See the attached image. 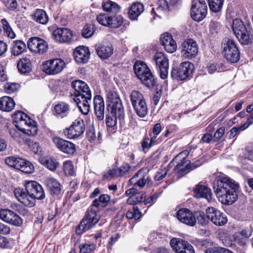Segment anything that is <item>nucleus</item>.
<instances>
[{
	"label": "nucleus",
	"instance_id": "1",
	"mask_svg": "<svg viewBox=\"0 0 253 253\" xmlns=\"http://www.w3.org/2000/svg\"><path fill=\"white\" fill-rule=\"evenodd\" d=\"M218 200L225 205H231L238 199L239 184L227 176L218 175L212 183Z\"/></svg>",
	"mask_w": 253,
	"mask_h": 253
},
{
	"label": "nucleus",
	"instance_id": "2",
	"mask_svg": "<svg viewBox=\"0 0 253 253\" xmlns=\"http://www.w3.org/2000/svg\"><path fill=\"white\" fill-rule=\"evenodd\" d=\"M71 86L74 90L73 99L78 108L83 114L87 115L92 97L90 89L86 83L81 80L73 81Z\"/></svg>",
	"mask_w": 253,
	"mask_h": 253
},
{
	"label": "nucleus",
	"instance_id": "3",
	"mask_svg": "<svg viewBox=\"0 0 253 253\" xmlns=\"http://www.w3.org/2000/svg\"><path fill=\"white\" fill-rule=\"evenodd\" d=\"M125 194L129 197L126 204L132 206L131 208H127L125 206V210H127L126 212V217L128 219H134L135 220H138L142 216V214L137 205H140L144 203L146 198L145 192L139 191L136 188L132 187L126 190Z\"/></svg>",
	"mask_w": 253,
	"mask_h": 253
},
{
	"label": "nucleus",
	"instance_id": "4",
	"mask_svg": "<svg viewBox=\"0 0 253 253\" xmlns=\"http://www.w3.org/2000/svg\"><path fill=\"white\" fill-rule=\"evenodd\" d=\"M106 111L108 114L118 116L119 122H124L125 111L122 100L117 91L109 90L106 95Z\"/></svg>",
	"mask_w": 253,
	"mask_h": 253
},
{
	"label": "nucleus",
	"instance_id": "5",
	"mask_svg": "<svg viewBox=\"0 0 253 253\" xmlns=\"http://www.w3.org/2000/svg\"><path fill=\"white\" fill-rule=\"evenodd\" d=\"M133 68L135 75L144 85L149 88L155 86L156 79L145 62L136 60Z\"/></svg>",
	"mask_w": 253,
	"mask_h": 253
},
{
	"label": "nucleus",
	"instance_id": "6",
	"mask_svg": "<svg viewBox=\"0 0 253 253\" xmlns=\"http://www.w3.org/2000/svg\"><path fill=\"white\" fill-rule=\"evenodd\" d=\"M189 152L183 151L178 153L168 165V168L173 171L178 178H181L190 171L189 160H188Z\"/></svg>",
	"mask_w": 253,
	"mask_h": 253
},
{
	"label": "nucleus",
	"instance_id": "7",
	"mask_svg": "<svg viewBox=\"0 0 253 253\" xmlns=\"http://www.w3.org/2000/svg\"><path fill=\"white\" fill-rule=\"evenodd\" d=\"M98 212L96 209L90 207L87 209L84 217L76 227L75 231L77 235L81 236L95 226L100 219V216L97 215Z\"/></svg>",
	"mask_w": 253,
	"mask_h": 253
},
{
	"label": "nucleus",
	"instance_id": "8",
	"mask_svg": "<svg viewBox=\"0 0 253 253\" xmlns=\"http://www.w3.org/2000/svg\"><path fill=\"white\" fill-rule=\"evenodd\" d=\"M232 30L241 44L247 45L252 42L253 35L252 28L246 26L243 21L239 18L233 20Z\"/></svg>",
	"mask_w": 253,
	"mask_h": 253
},
{
	"label": "nucleus",
	"instance_id": "9",
	"mask_svg": "<svg viewBox=\"0 0 253 253\" xmlns=\"http://www.w3.org/2000/svg\"><path fill=\"white\" fill-rule=\"evenodd\" d=\"M194 70L193 64L188 61L183 62L179 66L172 68L170 76L176 81H184L192 78Z\"/></svg>",
	"mask_w": 253,
	"mask_h": 253
},
{
	"label": "nucleus",
	"instance_id": "10",
	"mask_svg": "<svg viewBox=\"0 0 253 253\" xmlns=\"http://www.w3.org/2000/svg\"><path fill=\"white\" fill-rule=\"evenodd\" d=\"M222 54L224 57L230 63L238 62L240 58V52L235 42L226 38L223 43Z\"/></svg>",
	"mask_w": 253,
	"mask_h": 253
},
{
	"label": "nucleus",
	"instance_id": "11",
	"mask_svg": "<svg viewBox=\"0 0 253 253\" xmlns=\"http://www.w3.org/2000/svg\"><path fill=\"white\" fill-rule=\"evenodd\" d=\"M85 130V124L83 119L79 117L73 121L70 126L63 130V133L69 139L79 138Z\"/></svg>",
	"mask_w": 253,
	"mask_h": 253
},
{
	"label": "nucleus",
	"instance_id": "12",
	"mask_svg": "<svg viewBox=\"0 0 253 253\" xmlns=\"http://www.w3.org/2000/svg\"><path fill=\"white\" fill-rule=\"evenodd\" d=\"M5 163L7 166L27 174H31L34 171L33 164L28 160L20 157H8L5 159Z\"/></svg>",
	"mask_w": 253,
	"mask_h": 253
},
{
	"label": "nucleus",
	"instance_id": "13",
	"mask_svg": "<svg viewBox=\"0 0 253 253\" xmlns=\"http://www.w3.org/2000/svg\"><path fill=\"white\" fill-rule=\"evenodd\" d=\"M96 20L100 25L113 29L120 27L124 22V18L120 13L109 15L101 13L97 16Z\"/></svg>",
	"mask_w": 253,
	"mask_h": 253
},
{
	"label": "nucleus",
	"instance_id": "14",
	"mask_svg": "<svg viewBox=\"0 0 253 253\" xmlns=\"http://www.w3.org/2000/svg\"><path fill=\"white\" fill-rule=\"evenodd\" d=\"M25 190L29 194V198L31 199V207L35 206L36 200H42L45 194L42 186L36 181H27L25 183Z\"/></svg>",
	"mask_w": 253,
	"mask_h": 253
},
{
	"label": "nucleus",
	"instance_id": "15",
	"mask_svg": "<svg viewBox=\"0 0 253 253\" xmlns=\"http://www.w3.org/2000/svg\"><path fill=\"white\" fill-rule=\"evenodd\" d=\"M149 171L150 169L148 167H143L129 179V184L141 189L144 188L146 184L151 186L153 182L149 175Z\"/></svg>",
	"mask_w": 253,
	"mask_h": 253
},
{
	"label": "nucleus",
	"instance_id": "16",
	"mask_svg": "<svg viewBox=\"0 0 253 253\" xmlns=\"http://www.w3.org/2000/svg\"><path fill=\"white\" fill-rule=\"evenodd\" d=\"M66 66L65 61L59 58L49 59L43 62L42 65V71L48 75L60 74Z\"/></svg>",
	"mask_w": 253,
	"mask_h": 253
},
{
	"label": "nucleus",
	"instance_id": "17",
	"mask_svg": "<svg viewBox=\"0 0 253 253\" xmlns=\"http://www.w3.org/2000/svg\"><path fill=\"white\" fill-rule=\"evenodd\" d=\"M208 7L205 0H192L190 15L192 19L200 22L206 17Z\"/></svg>",
	"mask_w": 253,
	"mask_h": 253
},
{
	"label": "nucleus",
	"instance_id": "18",
	"mask_svg": "<svg viewBox=\"0 0 253 253\" xmlns=\"http://www.w3.org/2000/svg\"><path fill=\"white\" fill-rule=\"evenodd\" d=\"M156 68L159 73L160 77L162 79H165L168 76L169 62L166 55L162 52H157L153 58Z\"/></svg>",
	"mask_w": 253,
	"mask_h": 253
},
{
	"label": "nucleus",
	"instance_id": "19",
	"mask_svg": "<svg viewBox=\"0 0 253 253\" xmlns=\"http://www.w3.org/2000/svg\"><path fill=\"white\" fill-rule=\"evenodd\" d=\"M27 44V47L31 52L38 54H44L47 51L48 48L46 42L38 37H32L29 38Z\"/></svg>",
	"mask_w": 253,
	"mask_h": 253
},
{
	"label": "nucleus",
	"instance_id": "20",
	"mask_svg": "<svg viewBox=\"0 0 253 253\" xmlns=\"http://www.w3.org/2000/svg\"><path fill=\"white\" fill-rule=\"evenodd\" d=\"M52 141L59 151L66 154L73 156L77 152L76 145L71 141L57 136H53L52 137Z\"/></svg>",
	"mask_w": 253,
	"mask_h": 253
},
{
	"label": "nucleus",
	"instance_id": "21",
	"mask_svg": "<svg viewBox=\"0 0 253 253\" xmlns=\"http://www.w3.org/2000/svg\"><path fill=\"white\" fill-rule=\"evenodd\" d=\"M170 245L176 253H195L193 246L180 238H172L170 241Z\"/></svg>",
	"mask_w": 253,
	"mask_h": 253
},
{
	"label": "nucleus",
	"instance_id": "22",
	"mask_svg": "<svg viewBox=\"0 0 253 253\" xmlns=\"http://www.w3.org/2000/svg\"><path fill=\"white\" fill-rule=\"evenodd\" d=\"M195 211L182 208L179 209L176 212V217L181 223L190 227L196 225Z\"/></svg>",
	"mask_w": 253,
	"mask_h": 253
},
{
	"label": "nucleus",
	"instance_id": "23",
	"mask_svg": "<svg viewBox=\"0 0 253 253\" xmlns=\"http://www.w3.org/2000/svg\"><path fill=\"white\" fill-rule=\"evenodd\" d=\"M181 52L185 58L192 59L196 57L198 52L197 42L192 39L185 40L181 44Z\"/></svg>",
	"mask_w": 253,
	"mask_h": 253
},
{
	"label": "nucleus",
	"instance_id": "24",
	"mask_svg": "<svg viewBox=\"0 0 253 253\" xmlns=\"http://www.w3.org/2000/svg\"><path fill=\"white\" fill-rule=\"evenodd\" d=\"M55 41L59 43L71 44L73 42V32L67 28H57L52 33Z\"/></svg>",
	"mask_w": 253,
	"mask_h": 253
},
{
	"label": "nucleus",
	"instance_id": "25",
	"mask_svg": "<svg viewBox=\"0 0 253 253\" xmlns=\"http://www.w3.org/2000/svg\"><path fill=\"white\" fill-rule=\"evenodd\" d=\"M209 215L210 221L217 226H223L228 221L227 216L223 212L212 207H209Z\"/></svg>",
	"mask_w": 253,
	"mask_h": 253
},
{
	"label": "nucleus",
	"instance_id": "26",
	"mask_svg": "<svg viewBox=\"0 0 253 253\" xmlns=\"http://www.w3.org/2000/svg\"><path fill=\"white\" fill-rule=\"evenodd\" d=\"M44 184L49 194L53 197H58L61 195V183L55 178L48 177L45 179Z\"/></svg>",
	"mask_w": 253,
	"mask_h": 253
},
{
	"label": "nucleus",
	"instance_id": "27",
	"mask_svg": "<svg viewBox=\"0 0 253 253\" xmlns=\"http://www.w3.org/2000/svg\"><path fill=\"white\" fill-rule=\"evenodd\" d=\"M74 59L78 64L86 63L90 56V52L88 47L81 45L77 47L73 51Z\"/></svg>",
	"mask_w": 253,
	"mask_h": 253
},
{
	"label": "nucleus",
	"instance_id": "28",
	"mask_svg": "<svg viewBox=\"0 0 253 253\" xmlns=\"http://www.w3.org/2000/svg\"><path fill=\"white\" fill-rule=\"evenodd\" d=\"M160 41L168 52L172 53L176 51L177 44L170 33L166 32L162 34Z\"/></svg>",
	"mask_w": 253,
	"mask_h": 253
},
{
	"label": "nucleus",
	"instance_id": "29",
	"mask_svg": "<svg viewBox=\"0 0 253 253\" xmlns=\"http://www.w3.org/2000/svg\"><path fill=\"white\" fill-rule=\"evenodd\" d=\"M144 11V5L141 2H133L127 10L128 18L131 21L137 20Z\"/></svg>",
	"mask_w": 253,
	"mask_h": 253
},
{
	"label": "nucleus",
	"instance_id": "30",
	"mask_svg": "<svg viewBox=\"0 0 253 253\" xmlns=\"http://www.w3.org/2000/svg\"><path fill=\"white\" fill-rule=\"evenodd\" d=\"M94 47L97 54L102 59H108L113 53L114 48L111 44H96Z\"/></svg>",
	"mask_w": 253,
	"mask_h": 253
},
{
	"label": "nucleus",
	"instance_id": "31",
	"mask_svg": "<svg viewBox=\"0 0 253 253\" xmlns=\"http://www.w3.org/2000/svg\"><path fill=\"white\" fill-rule=\"evenodd\" d=\"M195 197L204 198L208 202L212 199V194L211 189L207 186L198 184L193 190Z\"/></svg>",
	"mask_w": 253,
	"mask_h": 253
},
{
	"label": "nucleus",
	"instance_id": "32",
	"mask_svg": "<svg viewBox=\"0 0 253 253\" xmlns=\"http://www.w3.org/2000/svg\"><path fill=\"white\" fill-rule=\"evenodd\" d=\"M17 68L20 74L28 75L32 71V63L31 59L27 57L19 59L17 63Z\"/></svg>",
	"mask_w": 253,
	"mask_h": 253
},
{
	"label": "nucleus",
	"instance_id": "33",
	"mask_svg": "<svg viewBox=\"0 0 253 253\" xmlns=\"http://www.w3.org/2000/svg\"><path fill=\"white\" fill-rule=\"evenodd\" d=\"M52 112L57 118L67 117L70 113L69 105L64 102H60L54 105Z\"/></svg>",
	"mask_w": 253,
	"mask_h": 253
},
{
	"label": "nucleus",
	"instance_id": "34",
	"mask_svg": "<svg viewBox=\"0 0 253 253\" xmlns=\"http://www.w3.org/2000/svg\"><path fill=\"white\" fill-rule=\"evenodd\" d=\"M13 193L16 199L25 206L32 208L31 199L29 198V194L22 188H15Z\"/></svg>",
	"mask_w": 253,
	"mask_h": 253
},
{
	"label": "nucleus",
	"instance_id": "35",
	"mask_svg": "<svg viewBox=\"0 0 253 253\" xmlns=\"http://www.w3.org/2000/svg\"><path fill=\"white\" fill-rule=\"evenodd\" d=\"M117 119L119 120L118 116L106 113L105 116V124L108 133L111 135L116 133L118 129Z\"/></svg>",
	"mask_w": 253,
	"mask_h": 253
},
{
	"label": "nucleus",
	"instance_id": "36",
	"mask_svg": "<svg viewBox=\"0 0 253 253\" xmlns=\"http://www.w3.org/2000/svg\"><path fill=\"white\" fill-rule=\"evenodd\" d=\"M97 136H96V132L95 127L92 124L89 125L86 128L85 132V135L87 139L90 143L94 142L97 140V142L100 143L102 140V133L101 130H98L97 132Z\"/></svg>",
	"mask_w": 253,
	"mask_h": 253
},
{
	"label": "nucleus",
	"instance_id": "37",
	"mask_svg": "<svg viewBox=\"0 0 253 253\" xmlns=\"http://www.w3.org/2000/svg\"><path fill=\"white\" fill-rule=\"evenodd\" d=\"M195 216L196 224L197 223L200 226L203 227L207 226L210 222L209 207L206 209L205 212L201 210L195 211Z\"/></svg>",
	"mask_w": 253,
	"mask_h": 253
},
{
	"label": "nucleus",
	"instance_id": "38",
	"mask_svg": "<svg viewBox=\"0 0 253 253\" xmlns=\"http://www.w3.org/2000/svg\"><path fill=\"white\" fill-rule=\"evenodd\" d=\"M101 5L103 10L107 12V15L120 12L121 7L120 5L110 0H105L102 2Z\"/></svg>",
	"mask_w": 253,
	"mask_h": 253
},
{
	"label": "nucleus",
	"instance_id": "39",
	"mask_svg": "<svg viewBox=\"0 0 253 253\" xmlns=\"http://www.w3.org/2000/svg\"><path fill=\"white\" fill-rule=\"evenodd\" d=\"M111 196L106 194H101L98 198L95 199L92 202L90 207L94 208L99 211L100 206L105 207L108 203L110 201Z\"/></svg>",
	"mask_w": 253,
	"mask_h": 253
},
{
	"label": "nucleus",
	"instance_id": "40",
	"mask_svg": "<svg viewBox=\"0 0 253 253\" xmlns=\"http://www.w3.org/2000/svg\"><path fill=\"white\" fill-rule=\"evenodd\" d=\"M32 19L35 22L45 25L48 21V17L45 10L37 8L32 15Z\"/></svg>",
	"mask_w": 253,
	"mask_h": 253
},
{
	"label": "nucleus",
	"instance_id": "41",
	"mask_svg": "<svg viewBox=\"0 0 253 253\" xmlns=\"http://www.w3.org/2000/svg\"><path fill=\"white\" fill-rule=\"evenodd\" d=\"M130 99L132 107L145 103L146 101L143 94L138 90H133L130 95Z\"/></svg>",
	"mask_w": 253,
	"mask_h": 253
},
{
	"label": "nucleus",
	"instance_id": "42",
	"mask_svg": "<svg viewBox=\"0 0 253 253\" xmlns=\"http://www.w3.org/2000/svg\"><path fill=\"white\" fill-rule=\"evenodd\" d=\"M40 162L45 167L52 171H55L59 165L58 162L54 157L41 158Z\"/></svg>",
	"mask_w": 253,
	"mask_h": 253
},
{
	"label": "nucleus",
	"instance_id": "43",
	"mask_svg": "<svg viewBox=\"0 0 253 253\" xmlns=\"http://www.w3.org/2000/svg\"><path fill=\"white\" fill-rule=\"evenodd\" d=\"M15 103L11 97L9 96L1 97V111L10 112L13 110Z\"/></svg>",
	"mask_w": 253,
	"mask_h": 253
},
{
	"label": "nucleus",
	"instance_id": "44",
	"mask_svg": "<svg viewBox=\"0 0 253 253\" xmlns=\"http://www.w3.org/2000/svg\"><path fill=\"white\" fill-rule=\"evenodd\" d=\"M26 51L25 43L21 40L14 41L13 42L11 53L13 55H19Z\"/></svg>",
	"mask_w": 253,
	"mask_h": 253
},
{
	"label": "nucleus",
	"instance_id": "45",
	"mask_svg": "<svg viewBox=\"0 0 253 253\" xmlns=\"http://www.w3.org/2000/svg\"><path fill=\"white\" fill-rule=\"evenodd\" d=\"M253 228L251 225L240 227L239 231L236 233L237 237H241L242 239L248 240L253 235Z\"/></svg>",
	"mask_w": 253,
	"mask_h": 253
},
{
	"label": "nucleus",
	"instance_id": "46",
	"mask_svg": "<svg viewBox=\"0 0 253 253\" xmlns=\"http://www.w3.org/2000/svg\"><path fill=\"white\" fill-rule=\"evenodd\" d=\"M211 12L218 13L221 11L224 0H207Z\"/></svg>",
	"mask_w": 253,
	"mask_h": 253
},
{
	"label": "nucleus",
	"instance_id": "47",
	"mask_svg": "<svg viewBox=\"0 0 253 253\" xmlns=\"http://www.w3.org/2000/svg\"><path fill=\"white\" fill-rule=\"evenodd\" d=\"M16 217L18 220L19 215L14 213L13 211L8 209H1V219L4 221L9 223L12 217Z\"/></svg>",
	"mask_w": 253,
	"mask_h": 253
},
{
	"label": "nucleus",
	"instance_id": "48",
	"mask_svg": "<svg viewBox=\"0 0 253 253\" xmlns=\"http://www.w3.org/2000/svg\"><path fill=\"white\" fill-rule=\"evenodd\" d=\"M25 143L28 145L29 149L35 154H40L42 152V148L37 142H35L33 140L27 138L25 140Z\"/></svg>",
	"mask_w": 253,
	"mask_h": 253
},
{
	"label": "nucleus",
	"instance_id": "49",
	"mask_svg": "<svg viewBox=\"0 0 253 253\" xmlns=\"http://www.w3.org/2000/svg\"><path fill=\"white\" fill-rule=\"evenodd\" d=\"M1 23L2 24V28L4 34L10 39H14L16 36L15 34L12 30L7 21L5 19H1Z\"/></svg>",
	"mask_w": 253,
	"mask_h": 253
},
{
	"label": "nucleus",
	"instance_id": "50",
	"mask_svg": "<svg viewBox=\"0 0 253 253\" xmlns=\"http://www.w3.org/2000/svg\"><path fill=\"white\" fill-rule=\"evenodd\" d=\"M136 115L140 118H144L148 113V109L146 102L133 107Z\"/></svg>",
	"mask_w": 253,
	"mask_h": 253
},
{
	"label": "nucleus",
	"instance_id": "51",
	"mask_svg": "<svg viewBox=\"0 0 253 253\" xmlns=\"http://www.w3.org/2000/svg\"><path fill=\"white\" fill-rule=\"evenodd\" d=\"M142 150L145 152L150 149L153 146V144L151 141L149 135L146 133L144 135L142 139L140 142Z\"/></svg>",
	"mask_w": 253,
	"mask_h": 253
},
{
	"label": "nucleus",
	"instance_id": "52",
	"mask_svg": "<svg viewBox=\"0 0 253 253\" xmlns=\"http://www.w3.org/2000/svg\"><path fill=\"white\" fill-rule=\"evenodd\" d=\"M20 88V84L16 83L7 82L3 86V89L5 92L8 94L17 92Z\"/></svg>",
	"mask_w": 253,
	"mask_h": 253
},
{
	"label": "nucleus",
	"instance_id": "53",
	"mask_svg": "<svg viewBox=\"0 0 253 253\" xmlns=\"http://www.w3.org/2000/svg\"><path fill=\"white\" fill-rule=\"evenodd\" d=\"M63 170L66 176L75 175V172L74 169L73 165L70 161H66L63 163Z\"/></svg>",
	"mask_w": 253,
	"mask_h": 253
},
{
	"label": "nucleus",
	"instance_id": "54",
	"mask_svg": "<svg viewBox=\"0 0 253 253\" xmlns=\"http://www.w3.org/2000/svg\"><path fill=\"white\" fill-rule=\"evenodd\" d=\"M95 31L94 25L90 24H86L82 30V35L84 38L91 37Z\"/></svg>",
	"mask_w": 253,
	"mask_h": 253
},
{
	"label": "nucleus",
	"instance_id": "55",
	"mask_svg": "<svg viewBox=\"0 0 253 253\" xmlns=\"http://www.w3.org/2000/svg\"><path fill=\"white\" fill-rule=\"evenodd\" d=\"M225 66L222 62H217L210 65L208 67V72L210 74H212L215 72H220L224 71Z\"/></svg>",
	"mask_w": 253,
	"mask_h": 253
},
{
	"label": "nucleus",
	"instance_id": "56",
	"mask_svg": "<svg viewBox=\"0 0 253 253\" xmlns=\"http://www.w3.org/2000/svg\"><path fill=\"white\" fill-rule=\"evenodd\" d=\"M1 1L7 11H16L18 7L17 0H1Z\"/></svg>",
	"mask_w": 253,
	"mask_h": 253
},
{
	"label": "nucleus",
	"instance_id": "57",
	"mask_svg": "<svg viewBox=\"0 0 253 253\" xmlns=\"http://www.w3.org/2000/svg\"><path fill=\"white\" fill-rule=\"evenodd\" d=\"M96 245L94 244H82L79 245L80 253H91L95 250Z\"/></svg>",
	"mask_w": 253,
	"mask_h": 253
},
{
	"label": "nucleus",
	"instance_id": "58",
	"mask_svg": "<svg viewBox=\"0 0 253 253\" xmlns=\"http://www.w3.org/2000/svg\"><path fill=\"white\" fill-rule=\"evenodd\" d=\"M25 118L26 122H25V126L31 127V129H27V133L29 135H35L37 133V127L36 126L32 125L31 119L28 115L27 117Z\"/></svg>",
	"mask_w": 253,
	"mask_h": 253
},
{
	"label": "nucleus",
	"instance_id": "59",
	"mask_svg": "<svg viewBox=\"0 0 253 253\" xmlns=\"http://www.w3.org/2000/svg\"><path fill=\"white\" fill-rule=\"evenodd\" d=\"M94 113L97 121H102L104 118L105 105L94 107Z\"/></svg>",
	"mask_w": 253,
	"mask_h": 253
},
{
	"label": "nucleus",
	"instance_id": "60",
	"mask_svg": "<svg viewBox=\"0 0 253 253\" xmlns=\"http://www.w3.org/2000/svg\"><path fill=\"white\" fill-rule=\"evenodd\" d=\"M170 170L169 168H168V165L163 169L158 171L155 174L154 179L155 181H160L164 179L168 174V172Z\"/></svg>",
	"mask_w": 253,
	"mask_h": 253
},
{
	"label": "nucleus",
	"instance_id": "61",
	"mask_svg": "<svg viewBox=\"0 0 253 253\" xmlns=\"http://www.w3.org/2000/svg\"><path fill=\"white\" fill-rule=\"evenodd\" d=\"M130 169L131 167L129 164L126 162H124L120 167L118 168L119 176L120 177L125 176L129 173Z\"/></svg>",
	"mask_w": 253,
	"mask_h": 253
},
{
	"label": "nucleus",
	"instance_id": "62",
	"mask_svg": "<svg viewBox=\"0 0 253 253\" xmlns=\"http://www.w3.org/2000/svg\"><path fill=\"white\" fill-rule=\"evenodd\" d=\"M13 123L15 125L22 118L27 117V114L21 111H16L12 116Z\"/></svg>",
	"mask_w": 253,
	"mask_h": 253
},
{
	"label": "nucleus",
	"instance_id": "63",
	"mask_svg": "<svg viewBox=\"0 0 253 253\" xmlns=\"http://www.w3.org/2000/svg\"><path fill=\"white\" fill-rule=\"evenodd\" d=\"M148 135L153 146L160 144L164 141L163 136H162V135L153 134L150 132L149 133Z\"/></svg>",
	"mask_w": 253,
	"mask_h": 253
},
{
	"label": "nucleus",
	"instance_id": "64",
	"mask_svg": "<svg viewBox=\"0 0 253 253\" xmlns=\"http://www.w3.org/2000/svg\"><path fill=\"white\" fill-rule=\"evenodd\" d=\"M230 250L223 247H214L212 249L206 250L205 253H227Z\"/></svg>",
	"mask_w": 253,
	"mask_h": 253
}]
</instances>
